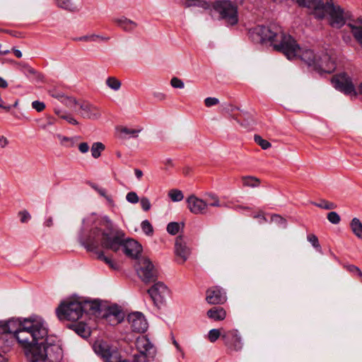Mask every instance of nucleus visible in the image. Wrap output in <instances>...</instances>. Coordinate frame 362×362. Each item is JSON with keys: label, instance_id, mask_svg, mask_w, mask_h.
<instances>
[{"label": "nucleus", "instance_id": "obj_1", "mask_svg": "<svg viewBox=\"0 0 362 362\" xmlns=\"http://www.w3.org/2000/svg\"><path fill=\"white\" fill-rule=\"evenodd\" d=\"M124 235L122 230L114 228L107 216H104L97 222L87 236H79V242L88 251L92 252H96L100 245L113 252H117L123 247L127 256L136 259L141 252V245L133 239L125 240Z\"/></svg>", "mask_w": 362, "mask_h": 362}, {"label": "nucleus", "instance_id": "obj_2", "mask_svg": "<svg viewBox=\"0 0 362 362\" xmlns=\"http://www.w3.org/2000/svg\"><path fill=\"white\" fill-rule=\"evenodd\" d=\"M250 37L254 42H270L276 51L284 54L288 59H300L309 66L314 67L317 56L312 49L301 48L296 40L282 31L281 27L257 25L250 30Z\"/></svg>", "mask_w": 362, "mask_h": 362}, {"label": "nucleus", "instance_id": "obj_3", "mask_svg": "<svg viewBox=\"0 0 362 362\" xmlns=\"http://www.w3.org/2000/svg\"><path fill=\"white\" fill-rule=\"evenodd\" d=\"M0 332L13 334L25 351L30 347V342L46 336L47 327L40 320L25 319L23 322L11 319L0 323Z\"/></svg>", "mask_w": 362, "mask_h": 362}, {"label": "nucleus", "instance_id": "obj_4", "mask_svg": "<svg viewBox=\"0 0 362 362\" xmlns=\"http://www.w3.org/2000/svg\"><path fill=\"white\" fill-rule=\"evenodd\" d=\"M34 348H37L42 355L41 361L45 362H61L63 358V351L58 339L54 336H46L39 338L37 340L30 342V347L25 351L30 350L33 352Z\"/></svg>", "mask_w": 362, "mask_h": 362}, {"label": "nucleus", "instance_id": "obj_5", "mask_svg": "<svg viewBox=\"0 0 362 362\" xmlns=\"http://www.w3.org/2000/svg\"><path fill=\"white\" fill-rule=\"evenodd\" d=\"M319 4L313 11L317 18L323 19L329 14L332 27L340 28L345 24L344 10L339 6H335L332 0H320Z\"/></svg>", "mask_w": 362, "mask_h": 362}, {"label": "nucleus", "instance_id": "obj_6", "mask_svg": "<svg viewBox=\"0 0 362 362\" xmlns=\"http://www.w3.org/2000/svg\"><path fill=\"white\" fill-rule=\"evenodd\" d=\"M211 12L226 26L235 25L239 21L238 6L230 0L215 1L211 5Z\"/></svg>", "mask_w": 362, "mask_h": 362}, {"label": "nucleus", "instance_id": "obj_7", "mask_svg": "<svg viewBox=\"0 0 362 362\" xmlns=\"http://www.w3.org/2000/svg\"><path fill=\"white\" fill-rule=\"evenodd\" d=\"M93 349L105 362H147L146 356L142 354H135L132 361L122 360L117 347L103 340H96L93 345Z\"/></svg>", "mask_w": 362, "mask_h": 362}, {"label": "nucleus", "instance_id": "obj_8", "mask_svg": "<svg viewBox=\"0 0 362 362\" xmlns=\"http://www.w3.org/2000/svg\"><path fill=\"white\" fill-rule=\"evenodd\" d=\"M56 313L61 320L76 321L83 315V305L81 301L68 300L59 305Z\"/></svg>", "mask_w": 362, "mask_h": 362}, {"label": "nucleus", "instance_id": "obj_9", "mask_svg": "<svg viewBox=\"0 0 362 362\" xmlns=\"http://www.w3.org/2000/svg\"><path fill=\"white\" fill-rule=\"evenodd\" d=\"M332 83L336 89L346 95L354 96L357 95L351 77L344 72L334 76L332 79Z\"/></svg>", "mask_w": 362, "mask_h": 362}, {"label": "nucleus", "instance_id": "obj_10", "mask_svg": "<svg viewBox=\"0 0 362 362\" xmlns=\"http://www.w3.org/2000/svg\"><path fill=\"white\" fill-rule=\"evenodd\" d=\"M136 272L142 281L146 284L155 282L157 279V271L152 262L147 258L139 259Z\"/></svg>", "mask_w": 362, "mask_h": 362}, {"label": "nucleus", "instance_id": "obj_11", "mask_svg": "<svg viewBox=\"0 0 362 362\" xmlns=\"http://www.w3.org/2000/svg\"><path fill=\"white\" fill-rule=\"evenodd\" d=\"M222 339L225 346L230 351H239L243 349L242 338L237 329L223 331Z\"/></svg>", "mask_w": 362, "mask_h": 362}, {"label": "nucleus", "instance_id": "obj_12", "mask_svg": "<svg viewBox=\"0 0 362 362\" xmlns=\"http://www.w3.org/2000/svg\"><path fill=\"white\" fill-rule=\"evenodd\" d=\"M147 291L153 303L158 307L163 303L168 294V287L160 281L155 283Z\"/></svg>", "mask_w": 362, "mask_h": 362}, {"label": "nucleus", "instance_id": "obj_13", "mask_svg": "<svg viewBox=\"0 0 362 362\" xmlns=\"http://www.w3.org/2000/svg\"><path fill=\"white\" fill-rule=\"evenodd\" d=\"M175 254L178 264H184L191 254L190 248L187 245L184 238L181 235L176 238L175 243Z\"/></svg>", "mask_w": 362, "mask_h": 362}, {"label": "nucleus", "instance_id": "obj_14", "mask_svg": "<svg viewBox=\"0 0 362 362\" xmlns=\"http://www.w3.org/2000/svg\"><path fill=\"white\" fill-rule=\"evenodd\" d=\"M127 320L133 332H144L148 328L146 320L141 313L135 312L129 314Z\"/></svg>", "mask_w": 362, "mask_h": 362}, {"label": "nucleus", "instance_id": "obj_15", "mask_svg": "<svg viewBox=\"0 0 362 362\" xmlns=\"http://www.w3.org/2000/svg\"><path fill=\"white\" fill-rule=\"evenodd\" d=\"M187 208L191 213L198 214H205L208 211V204L204 200L198 198L195 195H190L186 199Z\"/></svg>", "mask_w": 362, "mask_h": 362}, {"label": "nucleus", "instance_id": "obj_16", "mask_svg": "<svg viewBox=\"0 0 362 362\" xmlns=\"http://www.w3.org/2000/svg\"><path fill=\"white\" fill-rule=\"evenodd\" d=\"M77 112L83 118L95 119L100 117V112L97 107L88 101L80 100Z\"/></svg>", "mask_w": 362, "mask_h": 362}, {"label": "nucleus", "instance_id": "obj_17", "mask_svg": "<svg viewBox=\"0 0 362 362\" xmlns=\"http://www.w3.org/2000/svg\"><path fill=\"white\" fill-rule=\"evenodd\" d=\"M313 68L319 72L330 74L335 70L336 64L327 54H322L317 56Z\"/></svg>", "mask_w": 362, "mask_h": 362}, {"label": "nucleus", "instance_id": "obj_18", "mask_svg": "<svg viewBox=\"0 0 362 362\" xmlns=\"http://www.w3.org/2000/svg\"><path fill=\"white\" fill-rule=\"evenodd\" d=\"M206 300L209 304H223L226 301V293L218 286H213L206 291Z\"/></svg>", "mask_w": 362, "mask_h": 362}, {"label": "nucleus", "instance_id": "obj_19", "mask_svg": "<svg viewBox=\"0 0 362 362\" xmlns=\"http://www.w3.org/2000/svg\"><path fill=\"white\" fill-rule=\"evenodd\" d=\"M136 346L139 351V354L146 356L147 354L153 353V346L146 336H141L136 339Z\"/></svg>", "mask_w": 362, "mask_h": 362}, {"label": "nucleus", "instance_id": "obj_20", "mask_svg": "<svg viewBox=\"0 0 362 362\" xmlns=\"http://www.w3.org/2000/svg\"><path fill=\"white\" fill-rule=\"evenodd\" d=\"M69 327L83 338H88L90 335V328L83 322L72 323Z\"/></svg>", "mask_w": 362, "mask_h": 362}, {"label": "nucleus", "instance_id": "obj_21", "mask_svg": "<svg viewBox=\"0 0 362 362\" xmlns=\"http://www.w3.org/2000/svg\"><path fill=\"white\" fill-rule=\"evenodd\" d=\"M113 22L126 32L132 31L137 26L136 23L124 16L114 18Z\"/></svg>", "mask_w": 362, "mask_h": 362}, {"label": "nucleus", "instance_id": "obj_22", "mask_svg": "<svg viewBox=\"0 0 362 362\" xmlns=\"http://www.w3.org/2000/svg\"><path fill=\"white\" fill-rule=\"evenodd\" d=\"M81 305H83V313L86 314H95L100 310V305L97 300L81 301Z\"/></svg>", "mask_w": 362, "mask_h": 362}, {"label": "nucleus", "instance_id": "obj_23", "mask_svg": "<svg viewBox=\"0 0 362 362\" xmlns=\"http://www.w3.org/2000/svg\"><path fill=\"white\" fill-rule=\"evenodd\" d=\"M207 316L214 320H223L226 313L223 308L214 307L207 311Z\"/></svg>", "mask_w": 362, "mask_h": 362}, {"label": "nucleus", "instance_id": "obj_24", "mask_svg": "<svg viewBox=\"0 0 362 362\" xmlns=\"http://www.w3.org/2000/svg\"><path fill=\"white\" fill-rule=\"evenodd\" d=\"M110 37L108 36H103L100 35H83L77 38H75L74 40L76 41H83V42H107L110 40Z\"/></svg>", "mask_w": 362, "mask_h": 362}, {"label": "nucleus", "instance_id": "obj_25", "mask_svg": "<svg viewBox=\"0 0 362 362\" xmlns=\"http://www.w3.org/2000/svg\"><path fill=\"white\" fill-rule=\"evenodd\" d=\"M54 97L57 98H61L62 102L68 107L70 109L74 110V111H77V107L78 105V103L80 100H77L76 98L73 97H69V96H64L61 95L59 94H57L56 95H54Z\"/></svg>", "mask_w": 362, "mask_h": 362}, {"label": "nucleus", "instance_id": "obj_26", "mask_svg": "<svg viewBox=\"0 0 362 362\" xmlns=\"http://www.w3.org/2000/svg\"><path fill=\"white\" fill-rule=\"evenodd\" d=\"M17 65L18 69L27 76H33L36 78H40V74L28 64L25 62H19L17 64Z\"/></svg>", "mask_w": 362, "mask_h": 362}, {"label": "nucleus", "instance_id": "obj_27", "mask_svg": "<svg viewBox=\"0 0 362 362\" xmlns=\"http://www.w3.org/2000/svg\"><path fill=\"white\" fill-rule=\"evenodd\" d=\"M352 233L359 239H362V223L358 218H354L350 222Z\"/></svg>", "mask_w": 362, "mask_h": 362}, {"label": "nucleus", "instance_id": "obj_28", "mask_svg": "<svg viewBox=\"0 0 362 362\" xmlns=\"http://www.w3.org/2000/svg\"><path fill=\"white\" fill-rule=\"evenodd\" d=\"M90 186L95 191L97 192L101 197H104L107 202L110 206H114V200L111 195L107 194V190L101 187H99L95 183H90Z\"/></svg>", "mask_w": 362, "mask_h": 362}, {"label": "nucleus", "instance_id": "obj_29", "mask_svg": "<svg viewBox=\"0 0 362 362\" xmlns=\"http://www.w3.org/2000/svg\"><path fill=\"white\" fill-rule=\"evenodd\" d=\"M54 112L59 118L66 120L67 122H69L71 124L77 125L78 124L77 120L70 113H67V112H66L62 110H59V109H55Z\"/></svg>", "mask_w": 362, "mask_h": 362}, {"label": "nucleus", "instance_id": "obj_30", "mask_svg": "<svg viewBox=\"0 0 362 362\" xmlns=\"http://www.w3.org/2000/svg\"><path fill=\"white\" fill-rule=\"evenodd\" d=\"M242 181L245 187H257L260 185L259 179L254 176H243Z\"/></svg>", "mask_w": 362, "mask_h": 362}, {"label": "nucleus", "instance_id": "obj_31", "mask_svg": "<svg viewBox=\"0 0 362 362\" xmlns=\"http://www.w3.org/2000/svg\"><path fill=\"white\" fill-rule=\"evenodd\" d=\"M105 148V146L102 142L98 141L93 143L90 148L92 156L94 158H98Z\"/></svg>", "mask_w": 362, "mask_h": 362}, {"label": "nucleus", "instance_id": "obj_32", "mask_svg": "<svg viewBox=\"0 0 362 362\" xmlns=\"http://www.w3.org/2000/svg\"><path fill=\"white\" fill-rule=\"evenodd\" d=\"M208 206H214V207H220L221 206V204L220 202V199L214 193H207L206 194V200Z\"/></svg>", "mask_w": 362, "mask_h": 362}, {"label": "nucleus", "instance_id": "obj_33", "mask_svg": "<svg viewBox=\"0 0 362 362\" xmlns=\"http://www.w3.org/2000/svg\"><path fill=\"white\" fill-rule=\"evenodd\" d=\"M98 255V259L105 262L111 269L114 270L119 269V265L112 261L110 258L106 257L104 252L102 251L96 252Z\"/></svg>", "mask_w": 362, "mask_h": 362}, {"label": "nucleus", "instance_id": "obj_34", "mask_svg": "<svg viewBox=\"0 0 362 362\" xmlns=\"http://www.w3.org/2000/svg\"><path fill=\"white\" fill-rule=\"evenodd\" d=\"M58 7L70 11H77V8L72 4L71 0H54Z\"/></svg>", "mask_w": 362, "mask_h": 362}, {"label": "nucleus", "instance_id": "obj_35", "mask_svg": "<svg viewBox=\"0 0 362 362\" xmlns=\"http://www.w3.org/2000/svg\"><path fill=\"white\" fill-rule=\"evenodd\" d=\"M106 85L113 90H118L121 87V81L115 77L110 76L106 79Z\"/></svg>", "mask_w": 362, "mask_h": 362}, {"label": "nucleus", "instance_id": "obj_36", "mask_svg": "<svg viewBox=\"0 0 362 362\" xmlns=\"http://www.w3.org/2000/svg\"><path fill=\"white\" fill-rule=\"evenodd\" d=\"M271 222H274L276 223L278 226L286 228L287 227V221L286 220L282 217L281 215L279 214H272L271 216Z\"/></svg>", "mask_w": 362, "mask_h": 362}, {"label": "nucleus", "instance_id": "obj_37", "mask_svg": "<svg viewBox=\"0 0 362 362\" xmlns=\"http://www.w3.org/2000/svg\"><path fill=\"white\" fill-rule=\"evenodd\" d=\"M351 29V33L356 40L361 44H362V25L356 26L352 24H349Z\"/></svg>", "mask_w": 362, "mask_h": 362}, {"label": "nucleus", "instance_id": "obj_38", "mask_svg": "<svg viewBox=\"0 0 362 362\" xmlns=\"http://www.w3.org/2000/svg\"><path fill=\"white\" fill-rule=\"evenodd\" d=\"M168 196L173 202H180L184 198V195L182 191L177 189H173L170 190L168 192Z\"/></svg>", "mask_w": 362, "mask_h": 362}, {"label": "nucleus", "instance_id": "obj_39", "mask_svg": "<svg viewBox=\"0 0 362 362\" xmlns=\"http://www.w3.org/2000/svg\"><path fill=\"white\" fill-rule=\"evenodd\" d=\"M223 331L218 329H212L209 332L208 337L211 342H215L219 337L222 338Z\"/></svg>", "mask_w": 362, "mask_h": 362}, {"label": "nucleus", "instance_id": "obj_40", "mask_svg": "<svg viewBox=\"0 0 362 362\" xmlns=\"http://www.w3.org/2000/svg\"><path fill=\"white\" fill-rule=\"evenodd\" d=\"M314 205L320 209L327 210L334 209L337 207V205L334 203L326 201L325 199L321 200L319 203H314Z\"/></svg>", "mask_w": 362, "mask_h": 362}, {"label": "nucleus", "instance_id": "obj_41", "mask_svg": "<svg viewBox=\"0 0 362 362\" xmlns=\"http://www.w3.org/2000/svg\"><path fill=\"white\" fill-rule=\"evenodd\" d=\"M344 268H345L346 270L349 272L357 275L358 277H360L361 281H362V272L358 267L354 264H345Z\"/></svg>", "mask_w": 362, "mask_h": 362}, {"label": "nucleus", "instance_id": "obj_42", "mask_svg": "<svg viewBox=\"0 0 362 362\" xmlns=\"http://www.w3.org/2000/svg\"><path fill=\"white\" fill-rule=\"evenodd\" d=\"M143 232L147 235H151L153 233V228L151 223L148 220H144L141 224Z\"/></svg>", "mask_w": 362, "mask_h": 362}, {"label": "nucleus", "instance_id": "obj_43", "mask_svg": "<svg viewBox=\"0 0 362 362\" xmlns=\"http://www.w3.org/2000/svg\"><path fill=\"white\" fill-rule=\"evenodd\" d=\"M307 240L317 250H321V246L318 240V238L315 234H308L307 235Z\"/></svg>", "mask_w": 362, "mask_h": 362}, {"label": "nucleus", "instance_id": "obj_44", "mask_svg": "<svg viewBox=\"0 0 362 362\" xmlns=\"http://www.w3.org/2000/svg\"><path fill=\"white\" fill-rule=\"evenodd\" d=\"M254 139H255V141L259 146H260L262 147V148L264 149V150L268 149L272 146L271 144L268 141L262 139L259 135H255Z\"/></svg>", "mask_w": 362, "mask_h": 362}, {"label": "nucleus", "instance_id": "obj_45", "mask_svg": "<svg viewBox=\"0 0 362 362\" xmlns=\"http://www.w3.org/2000/svg\"><path fill=\"white\" fill-rule=\"evenodd\" d=\"M180 224L177 222H170L167 226V231L171 235H176L180 230Z\"/></svg>", "mask_w": 362, "mask_h": 362}, {"label": "nucleus", "instance_id": "obj_46", "mask_svg": "<svg viewBox=\"0 0 362 362\" xmlns=\"http://www.w3.org/2000/svg\"><path fill=\"white\" fill-rule=\"evenodd\" d=\"M327 218L328 221L333 224H338L341 221L339 215L335 211L328 213Z\"/></svg>", "mask_w": 362, "mask_h": 362}, {"label": "nucleus", "instance_id": "obj_47", "mask_svg": "<svg viewBox=\"0 0 362 362\" xmlns=\"http://www.w3.org/2000/svg\"><path fill=\"white\" fill-rule=\"evenodd\" d=\"M109 314L114 316L117 322L121 321V318H122V313L117 307H110L109 309Z\"/></svg>", "mask_w": 362, "mask_h": 362}, {"label": "nucleus", "instance_id": "obj_48", "mask_svg": "<svg viewBox=\"0 0 362 362\" xmlns=\"http://www.w3.org/2000/svg\"><path fill=\"white\" fill-rule=\"evenodd\" d=\"M140 132H141L140 129L136 130V129H129L127 127H122L120 129L121 133L129 135V137H131V136L132 137H137L138 133Z\"/></svg>", "mask_w": 362, "mask_h": 362}, {"label": "nucleus", "instance_id": "obj_49", "mask_svg": "<svg viewBox=\"0 0 362 362\" xmlns=\"http://www.w3.org/2000/svg\"><path fill=\"white\" fill-rule=\"evenodd\" d=\"M170 85L175 88H183L185 86L183 81L177 77L172 78Z\"/></svg>", "mask_w": 362, "mask_h": 362}, {"label": "nucleus", "instance_id": "obj_50", "mask_svg": "<svg viewBox=\"0 0 362 362\" xmlns=\"http://www.w3.org/2000/svg\"><path fill=\"white\" fill-rule=\"evenodd\" d=\"M126 199L129 202L132 204H136L139 201L138 195L134 192L127 193Z\"/></svg>", "mask_w": 362, "mask_h": 362}, {"label": "nucleus", "instance_id": "obj_51", "mask_svg": "<svg viewBox=\"0 0 362 362\" xmlns=\"http://www.w3.org/2000/svg\"><path fill=\"white\" fill-rule=\"evenodd\" d=\"M32 107L37 112H40L45 110V105L42 102L35 100L32 103Z\"/></svg>", "mask_w": 362, "mask_h": 362}, {"label": "nucleus", "instance_id": "obj_52", "mask_svg": "<svg viewBox=\"0 0 362 362\" xmlns=\"http://www.w3.org/2000/svg\"><path fill=\"white\" fill-rule=\"evenodd\" d=\"M141 208L144 211H148L151 206L149 199L147 197H142L140 200Z\"/></svg>", "mask_w": 362, "mask_h": 362}, {"label": "nucleus", "instance_id": "obj_53", "mask_svg": "<svg viewBox=\"0 0 362 362\" xmlns=\"http://www.w3.org/2000/svg\"><path fill=\"white\" fill-rule=\"evenodd\" d=\"M219 100L216 98L209 97L204 100V104L206 107H209L218 104Z\"/></svg>", "mask_w": 362, "mask_h": 362}, {"label": "nucleus", "instance_id": "obj_54", "mask_svg": "<svg viewBox=\"0 0 362 362\" xmlns=\"http://www.w3.org/2000/svg\"><path fill=\"white\" fill-rule=\"evenodd\" d=\"M253 218L258 219L260 224L268 222L267 218L264 216L262 211H259L258 214L252 216Z\"/></svg>", "mask_w": 362, "mask_h": 362}, {"label": "nucleus", "instance_id": "obj_55", "mask_svg": "<svg viewBox=\"0 0 362 362\" xmlns=\"http://www.w3.org/2000/svg\"><path fill=\"white\" fill-rule=\"evenodd\" d=\"M18 215L22 223H26L30 219V215L27 211H20Z\"/></svg>", "mask_w": 362, "mask_h": 362}, {"label": "nucleus", "instance_id": "obj_56", "mask_svg": "<svg viewBox=\"0 0 362 362\" xmlns=\"http://www.w3.org/2000/svg\"><path fill=\"white\" fill-rule=\"evenodd\" d=\"M78 150L82 153H86L89 151V146L86 142H82L78 145Z\"/></svg>", "mask_w": 362, "mask_h": 362}, {"label": "nucleus", "instance_id": "obj_57", "mask_svg": "<svg viewBox=\"0 0 362 362\" xmlns=\"http://www.w3.org/2000/svg\"><path fill=\"white\" fill-rule=\"evenodd\" d=\"M153 97L160 101L164 100L166 98L165 94L161 92H155L153 93Z\"/></svg>", "mask_w": 362, "mask_h": 362}, {"label": "nucleus", "instance_id": "obj_58", "mask_svg": "<svg viewBox=\"0 0 362 362\" xmlns=\"http://www.w3.org/2000/svg\"><path fill=\"white\" fill-rule=\"evenodd\" d=\"M8 144V139L4 136H0V146L1 147L4 148Z\"/></svg>", "mask_w": 362, "mask_h": 362}, {"label": "nucleus", "instance_id": "obj_59", "mask_svg": "<svg viewBox=\"0 0 362 362\" xmlns=\"http://www.w3.org/2000/svg\"><path fill=\"white\" fill-rule=\"evenodd\" d=\"M134 173L137 179L140 180L143 176V172L139 169H135Z\"/></svg>", "mask_w": 362, "mask_h": 362}, {"label": "nucleus", "instance_id": "obj_60", "mask_svg": "<svg viewBox=\"0 0 362 362\" xmlns=\"http://www.w3.org/2000/svg\"><path fill=\"white\" fill-rule=\"evenodd\" d=\"M8 86V83L6 80L0 76V88H6Z\"/></svg>", "mask_w": 362, "mask_h": 362}, {"label": "nucleus", "instance_id": "obj_61", "mask_svg": "<svg viewBox=\"0 0 362 362\" xmlns=\"http://www.w3.org/2000/svg\"><path fill=\"white\" fill-rule=\"evenodd\" d=\"M12 50H13V54H15V56L16 57H18V58H21L22 57V52L19 49L13 48Z\"/></svg>", "mask_w": 362, "mask_h": 362}, {"label": "nucleus", "instance_id": "obj_62", "mask_svg": "<svg viewBox=\"0 0 362 362\" xmlns=\"http://www.w3.org/2000/svg\"><path fill=\"white\" fill-rule=\"evenodd\" d=\"M53 224V220L52 217H49L45 222V225L47 227L52 226Z\"/></svg>", "mask_w": 362, "mask_h": 362}, {"label": "nucleus", "instance_id": "obj_63", "mask_svg": "<svg viewBox=\"0 0 362 362\" xmlns=\"http://www.w3.org/2000/svg\"><path fill=\"white\" fill-rule=\"evenodd\" d=\"M163 163L164 165H165L167 166H170V167L173 166V160L170 158L165 159V160H163Z\"/></svg>", "mask_w": 362, "mask_h": 362}, {"label": "nucleus", "instance_id": "obj_64", "mask_svg": "<svg viewBox=\"0 0 362 362\" xmlns=\"http://www.w3.org/2000/svg\"><path fill=\"white\" fill-rule=\"evenodd\" d=\"M58 137L59 138V139L61 140L62 142L69 141V138H68L66 136H62L60 135H58Z\"/></svg>", "mask_w": 362, "mask_h": 362}]
</instances>
